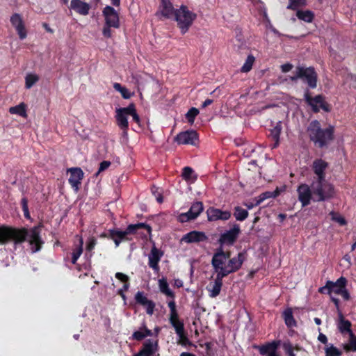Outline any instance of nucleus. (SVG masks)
I'll return each instance as SVG.
<instances>
[{
  "label": "nucleus",
  "instance_id": "nucleus-1",
  "mask_svg": "<svg viewBox=\"0 0 356 356\" xmlns=\"http://www.w3.org/2000/svg\"><path fill=\"white\" fill-rule=\"evenodd\" d=\"M40 226H35L30 229L25 228L16 229L6 226L0 227V244H6L9 241H13L15 244L22 243L27 240L32 252L39 251L43 243L40 237Z\"/></svg>",
  "mask_w": 356,
  "mask_h": 356
},
{
  "label": "nucleus",
  "instance_id": "nucleus-2",
  "mask_svg": "<svg viewBox=\"0 0 356 356\" xmlns=\"http://www.w3.org/2000/svg\"><path fill=\"white\" fill-rule=\"evenodd\" d=\"M307 131L310 140L321 148L327 146L334 138V127L330 126L323 129L317 120L310 122Z\"/></svg>",
  "mask_w": 356,
  "mask_h": 356
},
{
  "label": "nucleus",
  "instance_id": "nucleus-3",
  "mask_svg": "<svg viewBox=\"0 0 356 356\" xmlns=\"http://www.w3.org/2000/svg\"><path fill=\"white\" fill-rule=\"evenodd\" d=\"M312 190L314 202H324L333 198L335 195L334 186L323 180H312Z\"/></svg>",
  "mask_w": 356,
  "mask_h": 356
},
{
  "label": "nucleus",
  "instance_id": "nucleus-4",
  "mask_svg": "<svg viewBox=\"0 0 356 356\" xmlns=\"http://www.w3.org/2000/svg\"><path fill=\"white\" fill-rule=\"evenodd\" d=\"M129 115H131L133 120L137 124L140 123V119L134 104H130L127 107L118 108L115 109L116 123L118 126L123 130L124 135L127 134V131L129 127L127 118Z\"/></svg>",
  "mask_w": 356,
  "mask_h": 356
},
{
  "label": "nucleus",
  "instance_id": "nucleus-5",
  "mask_svg": "<svg viewBox=\"0 0 356 356\" xmlns=\"http://www.w3.org/2000/svg\"><path fill=\"white\" fill-rule=\"evenodd\" d=\"M140 228H144L147 230L148 234H150L152 229L151 227L145 223H137L134 225H130L124 231L120 230H111L110 236L113 240L115 246L118 247L122 241L131 240L130 236L135 233V232Z\"/></svg>",
  "mask_w": 356,
  "mask_h": 356
},
{
  "label": "nucleus",
  "instance_id": "nucleus-6",
  "mask_svg": "<svg viewBox=\"0 0 356 356\" xmlns=\"http://www.w3.org/2000/svg\"><path fill=\"white\" fill-rule=\"evenodd\" d=\"M196 17L195 13L190 11L186 6L182 5L176 10L174 19L177 22L181 33L184 34L188 31Z\"/></svg>",
  "mask_w": 356,
  "mask_h": 356
},
{
  "label": "nucleus",
  "instance_id": "nucleus-7",
  "mask_svg": "<svg viewBox=\"0 0 356 356\" xmlns=\"http://www.w3.org/2000/svg\"><path fill=\"white\" fill-rule=\"evenodd\" d=\"M229 257V253L225 252L221 248L217 250L214 253L211 259V265L217 275L225 277L229 275L227 263Z\"/></svg>",
  "mask_w": 356,
  "mask_h": 356
},
{
  "label": "nucleus",
  "instance_id": "nucleus-8",
  "mask_svg": "<svg viewBox=\"0 0 356 356\" xmlns=\"http://www.w3.org/2000/svg\"><path fill=\"white\" fill-rule=\"evenodd\" d=\"M289 79L292 81H296L298 79H302L307 82L309 86L312 88L316 87L317 76L314 70L312 67H298L296 74L290 76Z\"/></svg>",
  "mask_w": 356,
  "mask_h": 356
},
{
  "label": "nucleus",
  "instance_id": "nucleus-9",
  "mask_svg": "<svg viewBox=\"0 0 356 356\" xmlns=\"http://www.w3.org/2000/svg\"><path fill=\"white\" fill-rule=\"evenodd\" d=\"M298 199L300 202L302 207L308 206L312 200L314 201L312 185L309 186L306 184H300L297 188Z\"/></svg>",
  "mask_w": 356,
  "mask_h": 356
},
{
  "label": "nucleus",
  "instance_id": "nucleus-10",
  "mask_svg": "<svg viewBox=\"0 0 356 356\" xmlns=\"http://www.w3.org/2000/svg\"><path fill=\"white\" fill-rule=\"evenodd\" d=\"M241 233L239 225L234 224L232 227L222 233L219 238L221 244L232 245L236 241Z\"/></svg>",
  "mask_w": 356,
  "mask_h": 356
},
{
  "label": "nucleus",
  "instance_id": "nucleus-11",
  "mask_svg": "<svg viewBox=\"0 0 356 356\" xmlns=\"http://www.w3.org/2000/svg\"><path fill=\"white\" fill-rule=\"evenodd\" d=\"M328 168V163L321 159H315L312 165V169L314 173L313 180L325 179V172Z\"/></svg>",
  "mask_w": 356,
  "mask_h": 356
},
{
  "label": "nucleus",
  "instance_id": "nucleus-12",
  "mask_svg": "<svg viewBox=\"0 0 356 356\" xmlns=\"http://www.w3.org/2000/svg\"><path fill=\"white\" fill-rule=\"evenodd\" d=\"M10 21L17 33L19 39H25L27 36V31L22 15L19 13H14L11 15Z\"/></svg>",
  "mask_w": 356,
  "mask_h": 356
},
{
  "label": "nucleus",
  "instance_id": "nucleus-13",
  "mask_svg": "<svg viewBox=\"0 0 356 356\" xmlns=\"http://www.w3.org/2000/svg\"><path fill=\"white\" fill-rule=\"evenodd\" d=\"M198 139L197 134L195 131L188 130L183 131L177 135L175 140L179 145H195Z\"/></svg>",
  "mask_w": 356,
  "mask_h": 356
},
{
  "label": "nucleus",
  "instance_id": "nucleus-14",
  "mask_svg": "<svg viewBox=\"0 0 356 356\" xmlns=\"http://www.w3.org/2000/svg\"><path fill=\"white\" fill-rule=\"evenodd\" d=\"M103 14L105 17V24L113 28L119 27L118 15L113 8L108 6H106L103 10Z\"/></svg>",
  "mask_w": 356,
  "mask_h": 356
},
{
  "label": "nucleus",
  "instance_id": "nucleus-15",
  "mask_svg": "<svg viewBox=\"0 0 356 356\" xmlns=\"http://www.w3.org/2000/svg\"><path fill=\"white\" fill-rule=\"evenodd\" d=\"M69 171L70 172L69 183L72 187L77 191L79 189V186L83 178V172L79 168H70Z\"/></svg>",
  "mask_w": 356,
  "mask_h": 356
},
{
  "label": "nucleus",
  "instance_id": "nucleus-16",
  "mask_svg": "<svg viewBox=\"0 0 356 356\" xmlns=\"http://www.w3.org/2000/svg\"><path fill=\"white\" fill-rule=\"evenodd\" d=\"M223 277H224L216 275V277L207 286L206 289L211 298H216L220 294L222 286Z\"/></svg>",
  "mask_w": 356,
  "mask_h": 356
},
{
  "label": "nucleus",
  "instance_id": "nucleus-17",
  "mask_svg": "<svg viewBox=\"0 0 356 356\" xmlns=\"http://www.w3.org/2000/svg\"><path fill=\"white\" fill-rule=\"evenodd\" d=\"M207 218L209 221L218 220H226L231 217V213L227 211H222L219 209L209 208L207 211Z\"/></svg>",
  "mask_w": 356,
  "mask_h": 356
},
{
  "label": "nucleus",
  "instance_id": "nucleus-18",
  "mask_svg": "<svg viewBox=\"0 0 356 356\" xmlns=\"http://www.w3.org/2000/svg\"><path fill=\"white\" fill-rule=\"evenodd\" d=\"M176 10L169 0H161L159 14L167 19L174 18Z\"/></svg>",
  "mask_w": 356,
  "mask_h": 356
},
{
  "label": "nucleus",
  "instance_id": "nucleus-19",
  "mask_svg": "<svg viewBox=\"0 0 356 356\" xmlns=\"http://www.w3.org/2000/svg\"><path fill=\"white\" fill-rule=\"evenodd\" d=\"M163 256V253L157 249L156 247H153L148 256V264L154 271L159 272V266L158 265L161 258Z\"/></svg>",
  "mask_w": 356,
  "mask_h": 356
},
{
  "label": "nucleus",
  "instance_id": "nucleus-20",
  "mask_svg": "<svg viewBox=\"0 0 356 356\" xmlns=\"http://www.w3.org/2000/svg\"><path fill=\"white\" fill-rule=\"evenodd\" d=\"M207 239L204 233L197 231H192L184 235L181 239V242L191 243L204 241Z\"/></svg>",
  "mask_w": 356,
  "mask_h": 356
},
{
  "label": "nucleus",
  "instance_id": "nucleus-21",
  "mask_svg": "<svg viewBox=\"0 0 356 356\" xmlns=\"http://www.w3.org/2000/svg\"><path fill=\"white\" fill-rule=\"evenodd\" d=\"M245 259L244 254L243 253H238L237 256L234 257L232 259H228L227 270L229 274L237 271L242 266Z\"/></svg>",
  "mask_w": 356,
  "mask_h": 356
},
{
  "label": "nucleus",
  "instance_id": "nucleus-22",
  "mask_svg": "<svg viewBox=\"0 0 356 356\" xmlns=\"http://www.w3.org/2000/svg\"><path fill=\"white\" fill-rule=\"evenodd\" d=\"M305 98L307 102L312 107L314 112H318L321 108L328 111L322 96L318 95L313 98L306 95Z\"/></svg>",
  "mask_w": 356,
  "mask_h": 356
},
{
  "label": "nucleus",
  "instance_id": "nucleus-23",
  "mask_svg": "<svg viewBox=\"0 0 356 356\" xmlns=\"http://www.w3.org/2000/svg\"><path fill=\"white\" fill-rule=\"evenodd\" d=\"M283 348L288 356H306V351L302 348L296 346H293L289 341L283 343Z\"/></svg>",
  "mask_w": 356,
  "mask_h": 356
},
{
  "label": "nucleus",
  "instance_id": "nucleus-24",
  "mask_svg": "<svg viewBox=\"0 0 356 356\" xmlns=\"http://www.w3.org/2000/svg\"><path fill=\"white\" fill-rule=\"evenodd\" d=\"M70 8L81 15H87L89 13L90 6L88 3L81 0H72Z\"/></svg>",
  "mask_w": 356,
  "mask_h": 356
},
{
  "label": "nucleus",
  "instance_id": "nucleus-25",
  "mask_svg": "<svg viewBox=\"0 0 356 356\" xmlns=\"http://www.w3.org/2000/svg\"><path fill=\"white\" fill-rule=\"evenodd\" d=\"M277 345L272 342L261 346H259V353L263 356H279L277 353Z\"/></svg>",
  "mask_w": 356,
  "mask_h": 356
},
{
  "label": "nucleus",
  "instance_id": "nucleus-26",
  "mask_svg": "<svg viewBox=\"0 0 356 356\" xmlns=\"http://www.w3.org/2000/svg\"><path fill=\"white\" fill-rule=\"evenodd\" d=\"M346 279L343 277L339 278L335 282L328 281V284L330 286L331 295L332 293L339 295L346 284Z\"/></svg>",
  "mask_w": 356,
  "mask_h": 356
},
{
  "label": "nucleus",
  "instance_id": "nucleus-27",
  "mask_svg": "<svg viewBox=\"0 0 356 356\" xmlns=\"http://www.w3.org/2000/svg\"><path fill=\"white\" fill-rule=\"evenodd\" d=\"M158 343L156 341L147 340L143 348L140 350L143 356H152L157 350Z\"/></svg>",
  "mask_w": 356,
  "mask_h": 356
},
{
  "label": "nucleus",
  "instance_id": "nucleus-28",
  "mask_svg": "<svg viewBox=\"0 0 356 356\" xmlns=\"http://www.w3.org/2000/svg\"><path fill=\"white\" fill-rule=\"evenodd\" d=\"M280 193V191L278 188L273 191H266L254 198L255 204H260L266 199L276 197Z\"/></svg>",
  "mask_w": 356,
  "mask_h": 356
},
{
  "label": "nucleus",
  "instance_id": "nucleus-29",
  "mask_svg": "<svg viewBox=\"0 0 356 356\" xmlns=\"http://www.w3.org/2000/svg\"><path fill=\"white\" fill-rule=\"evenodd\" d=\"M152 332L150 330L147 329L145 325H143L138 330L135 331L132 334V338L135 340L140 341L146 337H150Z\"/></svg>",
  "mask_w": 356,
  "mask_h": 356
},
{
  "label": "nucleus",
  "instance_id": "nucleus-30",
  "mask_svg": "<svg viewBox=\"0 0 356 356\" xmlns=\"http://www.w3.org/2000/svg\"><path fill=\"white\" fill-rule=\"evenodd\" d=\"M135 83L138 85V88L143 87L145 84L151 79V76L144 72L137 73L133 75Z\"/></svg>",
  "mask_w": 356,
  "mask_h": 356
},
{
  "label": "nucleus",
  "instance_id": "nucleus-31",
  "mask_svg": "<svg viewBox=\"0 0 356 356\" xmlns=\"http://www.w3.org/2000/svg\"><path fill=\"white\" fill-rule=\"evenodd\" d=\"M351 323L349 321L345 320L343 315L341 314H339V322L338 324V328L339 331L341 333H344L346 332L349 333V335L350 334V332H352L350 330Z\"/></svg>",
  "mask_w": 356,
  "mask_h": 356
},
{
  "label": "nucleus",
  "instance_id": "nucleus-32",
  "mask_svg": "<svg viewBox=\"0 0 356 356\" xmlns=\"http://www.w3.org/2000/svg\"><path fill=\"white\" fill-rule=\"evenodd\" d=\"M9 112L11 114H16L24 118L27 116L26 106L24 103H20L15 106L10 107L9 108Z\"/></svg>",
  "mask_w": 356,
  "mask_h": 356
},
{
  "label": "nucleus",
  "instance_id": "nucleus-33",
  "mask_svg": "<svg viewBox=\"0 0 356 356\" xmlns=\"http://www.w3.org/2000/svg\"><path fill=\"white\" fill-rule=\"evenodd\" d=\"M296 16L299 19L310 23L314 19V14L310 10H298Z\"/></svg>",
  "mask_w": 356,
  "mask_h": 356
},
{
  "label": "nucleus",
  "instance_id": "nucleus-34",
  "mask_svg": "<svg viewBox=\"0 0 356 356\" xmlns=\"http://www.w3.org/2000/svg\"><path fill=\"white\" fill-rule=\"evenodd\" d=\"M233 215L236 220L243 221L248 216V211L246 209H243L242 207L237 206L234 209Z\"/></svg>",
  "mask_w": 356,
  "mask_h": 356
},
{
  "label": "nucleus",
  "instance_id": "nucleus-35",
  "mask_svg": "<svg viewBox=\"0 0 356 356\" xmlns=\"http://www.w3.org/2000/svg\"><path fill=\"white\" fill-rule=\"evenodd\" d=\"M159 286L161 292L165 296L174 298L173 292L169 289L168 284L165 279L162 278L159 280Z\"/></svg>",
  "mask_w": 356,
  "mask_h": 356
},
{
  "label": "nucleus",
  "instance_id": "nucleus-36",
  "mask_svg": "<svg viewBox=\"0 0 356 356\" xmlns=\"http://www.w3.org/2000/svg\"><path fill=\"white\" fill-rule=\"evenodd\" d=\"M283 316L285 323L288 327H293L296 325V322L293 318L291 309H286L283 313Z\"/></svg>",
  "mask_w": 356,
  "mask_h": 356
},
{
  "label": "nucleus",
  "instance_id": "nucleus-37",
  "mask_svg": "<svg viewBox=\"0 0 356 356\" xmlns=\"http://www.w3.org/2000/svg\"><path fill=\"white\" fill-rule=\"evenodd\" d=\"M114 89L119 92L124 99H129L132 96V93L125 87L122 86L119 83H115L113 84Z\"/></svg>",
  "mask_w": 356,
  "mask_h": 356
},
{
  "label": "nucleus",
  "instance_id": "nucleus-38",
  "mask_svg": "<svg viewBox=\"0 0 356 356\" xmlns=\"http://www.w3.org/2000/svg\"><path fill=\"white\" fill-rule=\"evenodd\" d=\"M343 348L346 352L356 351V336L353 332H350L348 343L343 344Z\"/></svg>",
  "mask_w": 356,
  "mask_h": 356
},
{
  "label": "nucleus",
  "instance_id": "nucleus-39",
  "mask_svg": "<svg viewBox=\"0 0 356 356\" xmlns=\"http://www.w3.org/2000/svg\"><path fill=\"white\" fill-rule=\"evenodd\" d=\"M203 204L201 202H196L193 203L190 208V213L193 216L192 218H196L203 211Z\"/></svg>",
  "mask_w": 356,
  "mask_h": 356
},
{
  "label": "nucleus",
  "instance_id": "nucleus-40",
  "mask_svg": "<svg viewBox=\"0 0 356 356\" xmlns=\"http://www.w3.org/2000/svg\"><path fill=\"white\" fill-rule=\"evenodd\" d=\"M182 177L188 181H194L196 179L194 171L190 167H185L183 168Z\"/></svg>",
  "mask_w": 356,
  "mask_h": 356
},
{
  "label": "nucleus",
  "instance_id": "nucleus-41",
  "mask_svg": "<svg viewBox=\"0 0 356 356\" xmlns=\"http://www.w3.org/2000/svg\"><path fill=\"white\" fill-rule=\"evenodd\" d=\"M83 241L81 237L79 238V244L78 245L77 248L73 251L72 252V264H76L77 259L79 258V257L81 255L83 252Z\"/></svg>",
  "mask_w": 356,
  "mask_h": 356
},
{
  "label": "nucleus",
  "instance_id": "nucleus-42",
  "mask_svg": "<svg viewBox=\"0 0 356 356\" xmlns=\"http://www.w3.org/2000/svg\"><path fill=\"white\" fill-rule=\"evenodd\" d=\"M177 335L178 337L177 341V344L181 345L182 346H186L191 344L190 340L188 339V338L187 337V334L185 330H184L179 333H177Z\"/></svg>",
  "mask_w": 356,
  "mask_h": 356
},
{
  "label": "nucleus",
  "instance_id": "nucleus-43",
  "mask_svg": "<svg viewBox=\"0 0 356 356\" xmlns=\"http://www.w3.org/2000/svg\"><path fill=\"white\" fill-rule=\"evenodd\" d=\"M39 80V76L35 74H28L25 77V86L31 88Z\"/></svg>",
  "mask_w": 356,
  "mask_h": 356
},
{
  "label": "nucleus",
  "instance_id": "nucleus-44",
  "mask_svg": "<svg viewBox=\"0 0 356 356\" xmlns=\"http://www.w3.org/2000/svg\"><path fill=\"white\" fill-rule=\"evenodd\" d=\"M325 356H341L342 353L332 344H329L325 348Z\"/></svg>",
  "mask_w": 356,
  "mask_h": 356
},
{
  "label": "nucleus",
  "instance_id": "nucleus-45",
  "mask_svg": "<svg viewBox=\"0 0 356 356\" xmlns=\"http://www.w3.org/2000/svg\"><path fill=\"white\" fill-rule=\"evenodd\" d=\"M254 62V57L252 55H249L245 62V63L241 67V71L242 72H248L252 67V65Z\"/></svg>",
  "mask_w": 356,
  "mask_h": 356
},
{
  "label": "nucleus",
  "instance_id": "nucleus-46",
  "mask_svg": "<svg viewBox=\"0 0 356 356\" xmlns=\"http://www.w3.org/2000/svg\"><path fill=\"white\" fill-rule=\"evenodd\" d=\"M306 5V0H289V4L287 6L288 9L297 10L298 8Z\"/></svg>",
  "mask_w": 356,
  "mask_h": 356
},
{
  "label": "nucleus",
  "instance_id": "nucleus-47",
  "mask_svg": "<svg viewBox=\"0 0 356 356\" xmlns=\"http://www.w3.org/2000/svg\"><path fill=\"white\" fill-rule=\"evenodd\" d=\"M135 300L138 304L143 305L149 303V300L145 296L143 292L138 291L135 296Z\"/></svg>",
  "mask_w": 356,
  "mask_h": 356
},
{
  "label": "nucleus",
  "instance_id": "nucleus-48",
  "mask_svg": "<svg viewBox=\"0 0 356 356\" xmlns=\"http://www.w3.org/2000/svg\"><path fill=\"white\" fill-rule=\"evenodd\" d=\"M282 130V125L279 122L277 125L270 130V136L273 140H280V136Z\"/></svg>",
  "mask_w": 356,
  "mask_h": 356
},
{
  "label": "nucleus",
  "instance_id": "nucleus-49",
  "mask_svg": "<svg viewBox=\"0 0 356 356\" xmlns=\"http://www.w3.org/2000/svg\"><path fill=\"white\" fill-rule=\"evenodd\" d=\"M199 111L196 108H191L186 114V118H187L188 122L193 124L194 122V120L195 117L198 115Z\"/></svg>",
  "mask_w": 356,
  "mask_h": 356
},
{
  "label": "nucleus",
  "instance_id": "nucleus-50",
  "mask_svg": "<svg viewBox=\"0 0 356 356\" xmlns=\"http://www.w3.org/2000/svg\"><path fill=\"white\" fill-rule=\"evenodd\" d=\"M170 323L171 324V325L175 329V331L176 334L177 333H179V332L185 330V329H184V324L180 320L179 321H172V322H170Z\"/></svg>",
  "mask_w": 356,
  "mask_h": 356
},
{
  "label": "nucleus",
  "instance_id": "nucleus-51",
  "mask_svg": "<svg viewBox=\"0 0 356 356\" xmlns=\"http://www.w3.org/2000/svg\"><path fill=\"white\" fill-rule=\"evenodd\" d=\"M331 218L332 220L337 222L341 225H345L346 224V220L343 217L337 214V213L332 211L330 213Z\"/></svg>",
  "mask_w": 356,
  "mask_h": 356
},
{
  "label": "nucleus",
  "instance_id": "nucleus-52",
  "mask_svg": "<svg viewBox=\"0 0 356 356\" xmlns=\"http://www.w3.org/2000/svg\"><path fill=\"white\" fill-rule=\"evenodd\" d=\"M22 210L24 212V217L27 219L31 218V216L28 208V200L26 197H23L21 201Z\"/></svg>",
  "mask_w": 356,
  "mask_h": 356
},
{
  "label": "nucleus",
  "instance_id": "nucleus-53",
  "mask_svg": "<svg viewBox=\"0 0 356 356\" xmlns=\"http://www.w3.org/2000/svg\"><path fill=\"white\" fill-rule=\"evenodd\" d=\"M146 309V312L149 315H152L155 308V304L153 301L149 300V303L142 305Z\"/></svg>",
  "mask_w": 356,
  "mask_h": 356
},
{
  "label": "nucleus",
  "instance_id": "nucleus-54",
  "mask_svg": "<svg viewBox=\"0 0 356 356\" xmlns=\"http://www.w3.org/2000/svg\"><path fill=\"white\" fill-rule=\"evenodd\" d=\"M111 165V162L108 161H102L100 165L97 172L95 174L97 176L99 173L106 170Z\"/></svg>",
  "mask_w": 356,
  "mask_h": 356
},
{
  "label": "nucleus",
  "instance_id": "nucleus-55",
  "mask_svg": "<svg viewBox=\"0 0 356 356\" xmlns=\"http://www.w3.org/2000/svg\"><path fill=\"white\" fill-rule=\"evenodd\" d=\"M96 244H97L96 239L94 238H90L88 239V244H87V248H86L87 250L92 251L94 249Z\"/></svg>",
  "mask_w": 356,
  "mask_h": 356
},
{
  "label": "nucleus",
  "instance_id": "nucleus-56",
  "mask_svg": "<svg viewBox=\"0 0 356 356\" xmlns=\"http://www.w3.org/2000/svg\"><path fill=\"white\" fill-rule=\"evenodd\" d=\"M112 26H110L107 24H105L104 28H103V30H102V33H103V35L106 38H111V35H112V33H111V28Z\"/></svg>",
  "mask_w": 356,
  "mask_h": 356
},
{
  "label": "nucleus",
  "instance_id": "nucleus-57",
  "mask_svg": "<svg viewBox=\"0 0 356 356\" xmlns=\"http://www.w3.org/2000/svg\"><path fill=\"white\" fill-rule=\"evenodd\" d=\"M318 291L321 293H327L331 296L330 286L328 284V281H327L326 284L324 286L321 287L318 289Z\"/></svg>",
  "mask_w": 356,
  "mask_h": 356
},
{
  "label": "nucleus",
  "instance_id": "nucleus-58",
  "mask_svg": "<svg viewBox=\"0 0 356 356\" xmlns=\"http://www.w3.org/2000/svg\"><path fill=\"white\" fill-rule=\"evenodd\" d=\"M115 277L124 283L129 281V277L122 273H117L115 274Z\"/></svg>",
  "mask_w": 356,
  "mask_h": 356
},
{
  "label": "nucleus",
  "instance_id": "nucleus-59",
  "mask_svg": "<svg viewBox=\"0 0 356 356\" xmlns=\"http://www.w3.org/2000/svg\"><path fill=\"white\" fill-rule=\"evenodd\" d=\"M175 321H179L177 311H173L170 312L169 321L172 322Z\"/></svg>",
  "mask_w": 356,
  "mask_h": 356
},
{
  "label": "nucleus",
  "instance_id": "nucleus-60",
  "mask_svg": "<svg viewBox=\"0 0 356 356\" xmlns=\"http://www.w3.org/2000/svg\"><path fill=\"white\" fill-rule=\"evenodd\" d=\"M292 68H293V65L290 63H286V64L281 65L282 71V72H284V73L289 72L290 70H292Z\"/></svg>",
  "mask_w": 356,
  "mask_h": 356
},
{
  "label": "nucleus",
  "instance_id": "nucleus-61",
  "mask_svg": "<svg viewBox=\"0 0 356 356\" xmlns=\"http://www.w3.org/2000/svg\"><path fill=\"white\" fill-rule=\"evenodd\" d=\"M177 220L180 222H186L191 220L190 217H186V215L184 214V213H182L178 216Z\"/></svg>",
  "mask_w": 356,
  "mask_h": 356
},
{
  "label": "nucleus",
  "instance_id": "nucleus-62",
  "mask_svg": "<svg viewBox=\"0 0 356 356\" xmlns=\"http://www.w3.org/2000/svg\"><path fill=\"white\" fill-rule=\"evenodd\" d=\"M129 282H125V283L124 284V285H123L122 288V289H120L119 290V292H118V293H119V294H120V295H121V296H122L123 298H125V296H124V293H123V291H127V290H128V289H129Z\"/></svg>",
  "mask_w": 356,
  "mask_h": 356
},
{
  "label": "nucleus",
  "instance_id": "nucleus-63",
  "mask_svg": "<svg viewBox=\"0 0 356 356\" xmlns=\"http://www.w3.org/2000/svg\"><path fill=\"white\" fill-rule=\"evenodd\" d=\"M172 299H174V298H172ZM168 307L170 308V312H173V311L177 310V309H176V304H175V302L174 300H172L170 302H168Z\"/></svg>",
  "mask_w": 356,
  "mask_h": 356
},
{
  "label": "nucleus",
  "instance_id": "nucleus-64",
  "mask_svg": "<svg viewBox=\"0 0 356 356\" xmlns=\"http://www.w3.org/2000/svg\"><path fill=\"white\" fill-rule=\"evenodd\" d=\"M339 295H341L345 300H348L350 298L349 293L345 287Z\"/></svg>",
  "mask_w": 356,
  "mask_h": 356
}]
</instances>
